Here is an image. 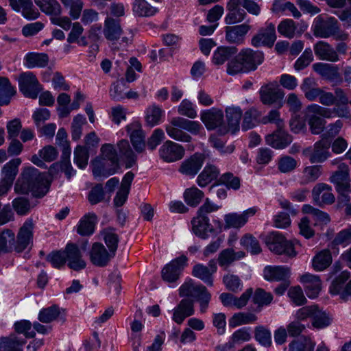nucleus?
<instances>
[{
    "label": "nucleus",
    "mask_w": 351,
    "mask_h": 351,
    "mask_svg": "<svg viewBox=\"0 0 351 351\" xmlns=\"http://www.w3.org/2000/svg\"><path fill=\"white\" fill-rule=\"evenodd\" d=\"M259 95L261 102L265 105L278 104L279 107L282 106L285 93L276 81L262 86L259 90Z\"/></svg>",
    "instance_id": "10"
},
{
    "label": "nucleus",
    "mask_w": 351,
    "mask_h": 351,
    "mask_svg": "<svg viewBox=\"0 0 351 351\" xmlns=\"http://www.w3.org/2000/svg\"><path fill=\"white\" fill-rule=\"evenodd\" d=\"M21 160L20 158H15L6 163L2 169L3 174V180L13 184V182L18 173V167Z\"/></svg>",
    "instance_id": "49"
},
{
    "label": "nucleus",
    "mask_w": 351,
    "mask_h": 351,
    "mask_svg": "<svg viewBox=\"0 0 351 351\" xmlns=\"http://www.w3.org/2000/svg\"><path fill=\"white\" fill-rule=\"evenodd\" d=\"M49 61V56L45 53L30 52L24 57V64L29 69L44 68L47 66Z\"/></svg>",
    "instance_id": "36"
},
{
    "label": "nucleus",
    "mask_w": 351,
    "mask_h": 351,
    "mask_svg": "<svg viewBox=\"0 0 351 351\" xmlns=\"http://www.w3.org/2000/svg\"><path fill=\"white\" fill-rule=\"evenodd\" d=\"M226 117L228 125V131L234 134L239 129V123L243 114L241 109L238 106H228L226 110Z\"/></svg>",
    "instance_id": "33"
},
{
    "label": "nucleus",
    "mask_w": 351,
    "mask_h": 351,
    "mask_svg": "<svg viewBox=\"0 0 351 351\" xmlns=\"http://www.w3.org/2000/svg\"><path fill=\"white\" fill-rule=\"evenodd\" d=\"M223 112L218 108H212L202 112L200 118L208 130L219 128L220 134L224 135L228 132V128L223 123Z\"/></svg>",
    "instance_id": "8"
},
{
    "label": "nucleus",
    "mask_w": 351,
    "mask_h": 351,
    "mask_svg": "<svg viewBox=\"0 0 351 351\" xmlns=\"http://www.w3.org/2000/svg\"><path fill=\"white\" fill-rule=\"evenodd\" d=\"M329 180L335 184L337 191L348 202L349 196L346 194L350 189L348 166L346 163H341L338 166V170L332 173Z\"/></svg>",
    "instance_id": "9"
},
{
    "label": "nucleus",
    "mask_w": 351,
    "mask_h": 351,
    "mask_svg": "<svg viewBox=\"0 0 351 351\" xmlns=\"http://www.w3.org/2000/svg\"><path fill=\"white\" fill-rule=\"evenodd\" d=\"M263 276L268 281H282L287 280L290 275V270L283 266H267L263 271Z\"/></svg>",
    "instance_id": "31"
},
{
    "label": "nucleus",
    "mask_w": 351,
    "mask_h": 351,
    "mask_svg": "<svg viewBox=\"0 0 351 351\" xmlns=\"http://www.w3.org/2000/svg\"><path fill=\"white\" fill-rule=\"evenodd\" d=\"M300 282L303 284L306 295L309 298H315L322 289V282L319 276L304 274L300 276Z\"/></svg>",
    "instance_id": "27"
},
{
    "label": "nucleus",
    "mask_w": 351,
    "mask_h": 351,
    "mask_svg": "<svg viewBox=\"0 0 351 351\" xmlns=\"http://www.w3.org/2000/svg\"><path fill=\"white\" fill-rule=\"evenodd\" d=\"M184 155V147L171 141H167L159 149L160 158L167 162L179 160L183 158Z\"/></svg>",
    "instance_id": "16"
},
{
    "label": "nucleus",
    "mask_w": 351,
    "mask_h": 351,
    "mask_svg": "<svg viewBox=\"0 0 351 351\" xmlns=\"http://www.w3.org/2000/svg\"><path fill=\"white\" fill-rule=\"evenodd\" d=\"M272 300V294L261 288L256 289L252 296L253 303L257 305L256 308L257 312L261 311L263 306L269 305Z\"/></svg>",
    "instance_id": "41"
},
{
    "label": "nucleus",
    "mask_w": 351,
    "mask_h": 351,
    "mask_svg": "<svg viewBox=\"0 0 351 351\" xmlns=\"http://www.w3.org/2000/svg\"><path fill=\"white\" fill-rule=\"evenodd\" d=\"M216 261L213 259L208 262V266L203 264H196L193 266L192 275L200 279L208 286H213V274L217 271Z\"/></svg>",
    "instance_id": "19"
},
{
    "label": "nucleus",
    "mask_w": 351,
    "mask_h": 351,
    "mask_svg": "<svg viewBox=\"0 0 351 351\" xmlns=\"http://www.w3.org/2000/svg\"><path fill=\"white\" fill-rule=\"evenodd\" d=\"M34 223L32 219H27L19 229L14 240L13 250L21 252L32 245Z\"/></svg>",
    "instance_id": "12"
},
{
    "label": "nucleus",
    "mask_w": 351,
    "mask_h": 351,
    "mask_svg": "<svg viewBox=\"0 0 351 351\" xmlns=\"http://www.w3.org/2000/svg\"><path fill=\"white\" fill-rule=\"evenodd\" d=\"M34 2L47 14L59 16L61 14V6L56 0H34Z\"/></svg>",
    "instance_id": "43"
},
{
    "label": "nucleus",
    "mask_w": 351,
    "mask_h": 351,
    "mask_svg": "<svg viewBox=\"0 0 351 351\" xmlns=\"http://www.w3.org/2000/svg\"><path fill=\"white\" fill-rule=\"evenodd\" d=\"M103 34L104 37L110 41H115L120 38L123 34L120 19L107 16L104 23Z\"/></svg>",
    "instance_id": "30"
},
{
    "label": "nucleus",
    "mask_w": 351,
    "mask_h": 351,
    "mask_svg": "<svg viewBox=\"0 0 351 351\" xmlns=\"http://www.w3.org/2000/svg\"><path fill=\"white\" fill-rule=\"evenodd\" d=\"M192 230L193 233L203 239L208 238V233L216 234L215 230L209 222V218L207 216L197 215L192 221Z\"/></svg>",
    "instance_id": "26"
},
{
    "label": "nucleus",
    "mask_w": 351,
    "mask_h": 351,
    "mask_svg": "<svg viewBox=\"0 0 351 351\" xmlns=\"http://www.w3.org/2000/svg\"><path fill=\"white\" fill-rule=\"evenodd\" d=\"M182 130L192 134H197L203 130V127L198 121L180 117L173 118L166 126V132L170 138L178 141L191 142L192 137Z\"/></svg>",
    "instance_id": "3"
},
{
    "label": "nucleus",
    "mask_w": 351,
    "mask_h": 351,
    "mask_svg": "<svg viewBox=\"0 0 351 351\" xmlns=\"http://www.w3.org/2000/svg\"><path fill=\"white\" fill-rule=\"evenodd\" d=\"M264 60V54L260 51L246 48L232 58L227 64V73L235 75L255 71Z\"/></svg>",
    "instance_id": "2"
},
{
    "label": "nucleus",
    "mask_w": 351,
    "mask_h": 351,
    "mask_svg": "<svg viewBox=\"0 0 351 351\" xmlns=\"http://www.w3.org/2000/svg\"><path fill=\"white\" fill-rule=\"evenodd\" d=\"M204 160V154L196 153L182 162L179 171L186 176H194L202 167Z\"/></svg>",
    "instance_id": "25"
},
{
    "label": "nucleus",
    "mask_w": 351,
    "mask_h": 351,
    "mask_svg": "<svg viewBox=\"0 0 351 351\" xmlns=\"http://www.w3.org/2000/svg\"><path fill=\"white\" fill-rule=\"evenodd\" d=\"M60 308L57 305L43 308L38 314V319L43 323H50L55 320L60 315Z\"/></svg>",
    "instance_id": "58"
},
{
    "label": "nucleus",
    "mask_w": 351,
    "mask_h": 351,
    "mask_svg": "<svg viewBox=\"0 0 351 351\" xmlns=\"http://www.w3.org/2000/svg\"><path fill=\"white\" fill-rule=\"evenodd\" d=\"M97 221V215L93 213L86 214L80 221L77 232L82 236H89L93 234L95 226Z\"/></svg>",
    "instance_id": "35"
},
{
    "label": "nucleus",
    "mask_w": 351,
    "mask_h": 351,
    "mask_svg": "<svg viewBox=\"0 0 351 351\" xmlns=\"http://www.w3.org/2000/svg\"><path fill=\"white\" fill-rule=\"evenodd\" d=\"M179 295L195 298L199 303L201 313H206L211 300V294L207 288L202 284H195L192 279H189L181 285L179 289Z\"/></svg>",
    "instance_id": "6"
},
{
    "label": "nucleus",
    "mask_w": 351,
    "mask_h": 351,
    "mask_svg": "<svg viewBox=\"0 0 351 351\" xmlns=\"http://www.w3.org/2000/svg\"><path fill=\"white\" fill-rule=\"evenodd\" d=\"M25 343L24 339L12 335L9 337L0 339V350L3 349V351H23L22 346Z\"/></svg>",
    "instance_id": "39"
},
{
    "label": "nucleus",
    "mask_w": 351,
    "mask_h": 351,
    "mask_svg": "<svg viewBox=\"0 0 351 351\" xmlns=\"http://www.w3.org/2000/svg\"><path fill=\"white\" fill-rule=\"evenodd\" d=\"M101 235L109 251L115 256L119 243V236L115 230L108 228L101 231Z\"/></svg>",
    "instance_id": "45"
},
{
    "label": "nucleus",
    "mask_w": 351,
    "mask_h": 351,
    "mask_svg": "<svg viewBox=\"0 0 351 351\" xmlns=\"http://www.w3.org/2000/svg\"><path fill=\"white\" fill-rule=\"evenodd\" d=\"M126 131L135 150L138 153L143 152L145 148V134L141 124L134 121L126 127Z\"/></svg>",
    "instance_id": "20"
},
{
    "label": "nucleus",
    "mask_w": 351,
    "mask_h": 351,
    "mask_svg": "<svg viewBox=\"0 0 351 351\" xmlns=\"http://www.w3.org/2000/svg\"><path fill=\"white\" fill-rule=\"evenodd\" d=\"M240 243L252 254H257L261 252L259 242L251 234L243 236L240 241Z\"/></svg>",
    "instance_id": "61"
},
{
    "label": "nucleus",
    "mask_w": 351,
    "mask_h": 351,
    "mask_svg": "<svg viewBox=\"0 0 351 351\" xmlns=\"http://www.w3.org/2000/svg\"><path fill=\"white\" fill-rule=\"evenodd\" d=\"M312 68L315 73L328 81H333L339 77L338 67L335 65L317 62L313 64Z\"/></svg>",
    "instance_id": "32"
},
{
    "label": "nucleus",
    "mask_w": 351,
    "mask_h": 351,
    "mask_svg": "<svg viewBox=\"0 0 351 351\" xmlns=\"http://www.w3.org/2000/svg\"><path fill=\"white\" fill-rule=\"evenodd\" d=\"M117 146L120 154L125 158L126 168H130L134 165L136 162V156L131 149L128 141L121 140L118 143Z\"/></svg>",
    "instance_id": "44"
},
{
    "label": "nucleus",
    "mask_w": 351,
    "mask_h": 351,
    "mask_svg": "<svg viewBox=\"0 0 351 351\" xmlns=\"http://www.w3.org/2000/svg\"><path fill=\"white\" fill-rule=\"evenodd\" d=\"M63 253L66 261H69L68 266L71 269L75 271H80L86 267V262L82 258L80 250L75 244H67Z\"/></svg>",
    "instance_id": "23"
},
{
    "label": "nucleus",
    "mask_w": 351,
    "mask_h": 351,
    "mask_svg": "<svg viewBox=\"0 0 351 351\" xmlns=\"http://www.w3.org/2000/svg\"><path fill=\"white\" fill-rule=\"evenodd\" d=\"M89 254L90 262L99 267H106L114 256L110 251H107L102 243L98 242L93 244Z\"/></svg>",
    "instance_id": "18"
},
{
    "label": "nucleus",
    "mask_w": 351,
    "mask_h": 351,
    "mask_svg": "<svg viewBox=\"0 0 351 351\" xmlns=\"http://www.w3.org/2000/svg\"><path fill=\"white\" fill-rule=\"evenodd\" d=\"M349 278L350 272L348 271H343L337 276L330 287V293L332 295H339L343 301L351 298V280L344 285Z\"/></svg>",
    "instance_id": "14"
},
{
    "label": "nucleus",
    "mask_w": 351,
    "mask_h": 351,
    "mask_svg": "<svg viewBox=\"0 0 351 351\" xmlns=\"http://www.w3.org/2000/svg\"><path fill=\"white\" fill-rule=\"evenodd\" d=\"M254 338L264 347L268 348L272 344L271 332L263 326H258L254 328Z\"/></svg>",
    "instance_id": "52"
},
{
    "label": "nucleus",
    "mask_w": 351,
    "mask_h": 351,
    "mask_svg": "<svg viewBox=\"0 0 351 351\" xmlns=\"http://www.w3.org/2000/svg\"><path fill=\"white\" fill-rule=\"evenodd\" d=\"M313 49L315 56L322 60L336 62L339 60V56L337 54L335 48L328 43L323 40L317 42Z\"/></svg>",
    "instance_id": "28"
},
{
    "label": "nucleus",
    "mask_w": 351,
    "mask_h": 351,
    "mask_svg": "<svg viewBox=\"0 0 351 351\" xmlns=\"http://www.w3.org/2000/svg\"><path fill=\"white\" fill-rule=\"evenodd\" d=\"M187 261V257L182 255L166 265L161 271L162 280L168 282H174L178 280L186 265Z\"/></svg>",
    "instance_id": "13"
},
{
    "label": "nucleus",
    "mask_w": 351,
    "mask_h": 351,
    "mask_svg": "<svg viewBox=\"0 0 351 351\" xmlns=\"http://www.w3.org/2000/svg\"><path fill=\"white\" fill-rule=\"evenodd\" d=\"M332 258L329 250H323L313 258V267L316 271H323L332 263Z\"/></svg>",
    "instance_id": "38"
},
{
    "label": "nucleus",
    "mask_w": 351,
    "mask_h": 351,
    "mask_svg": "<svg viewBox=\"0 0 351 351\" xmlns=\"http://www.w3.org/2000/svg\"><path fill=\"white\" fill-rule=\"evenodd\" d=\"M15 93L16 90L9 80L5 77H0V106L8 104L11 97Z\"/></svg>",
    "instance_id": "42"
},
{
    "label": "nucleus",
    "mask_w": 351,
    "mask_h": 351,
    "mask_svg": "<svg viewBox=\"0 0 351 351\" xmlns=\"http://www.w3.org/2000/svg\"><path fill=\"white\" fill-rule=\"evenodd\" d=\"M276 40V27L273 23H269L265 27L260 28L253 36L251 44L254 47H271Z\"/></svg>",
    "instance_id": "15"
},
{
    "label": "nucleus",
    "mask_w": 351,
    "mask_h": 351,
    "mask_svg": "<svg viewBox=\"0 0 351 351\" xmlns=\"http://www.w3.org/2000/svg\"><path fill=\"white\" fill-rule=\"evenodd\" d=\"M219 170L213 165H207L197 178V182L201 187H204L213 180L217 179Z\"/></svg>",
    "instance_id": "37"
},
{
    "label": "nucleus",
    "mask_w": 351,
    "mask_h": 351,
    "mask_svg": "<svg viewBox=\"0 0 351 351\" xmlns=\"http://www.w3.org/2000/svg\"><path fill=\"white\" fill-rule=\"evenodd\" d=\"M265 241L269 249L276 254H285L292 257L296 255L293 244L277 232H271L266 236Z\"/></svg>",
    "instance_id": "7"
},
{
    "label": "nucleus",
    "mask_w": 351,
    "mask_h": 351,
    "mask_svg": "<svg viewBox=\"0 0 351 351\" xmlns=\"http://www.w3.org/2000/svg\"><path fill=\"white\" fill-rule=\"evenodd\" d=\"M322 174V166L313 165L306 167L302 171V175L300 178V184L306 185L309 183L315 182Z\"/></svg>",
    "instance_id": "40"
},
{
    "label": "nucleus",
    "mask_w": 351,
    "mask_h": 351,
    "mask_svg": "<svg viewBox=\"0 0 351 351\" xmlns=\"http://www.w3.org/2000/svg\"><path fill=\"white\" fill-rule=\"evenodd\" d=\"M12 206L16 213L20 216L27 215L34 206L28 198L23 196L14 198L12 202Z\"/></svg>",
    "instance_id": "47"
},
{
    "label": "nucleus",
    "mask_w": 351,
    "mask_h": 351,
    "mask_svg": "<svg viewBox=\"0 0 351 351\" xmlns=\"http://www.w3.org/2000/svg\"><path fill=\"white\" fill-rule=\"evenodd\" d=\"M133 11L140 16H150L156 13L157 9L151 6L145 0H135Z\"/></svg>",
    "instance_id": "51"
},
{
    "label": "nucleus",
    "mask_w": 351,
    "mask_h": 351,
    "mask_svg": "<svg viewBox=\"0 0 351 351\" xmlns=\"http://www.w3.org/2000/svg\"><path fill=\"white\" fill-rule=\"evenodd\" d=\"M18 80L19 90L26 97L37 98L42 88L38 79L32 72L27 71L21 73Z\"/></svg>",
    "instance_id": "11"
},
{
    "label": "nucleus",
    "mask_w": 351,
    "mask_h": 351,
    "mask_svg": "<svg viewBox=\"0 0 351 351\" xmlns=\"http://www.w3.org/2000/svg\"><path fill=\"white\" fill-rule=\"evenodd\" d=\"M194 313V301L190 298H184L173 309L172 319L176 324H181L186 317Z\"/></svg>",
    "instance_id": "22"
},
{
    "label": "nucleus",
    "mask_w": 351,
    "mask_h": 351,
    "mask_svg": "<svg viewBox=\"0 0 351 351\" xmlns=\"http://www.w3.org/2000/svg\"><path fill=\"white\" fill-rule=\"evenodd\" d=\"M256 319L257 317L252 313H237L229 319V326L234 328L240 325L252 324Z\"/></svg>",
    "instance_id": "50"
},
{
    "label": "nucleus",
    "mask_w": 351,
    "mask_h": 351,
    "mask_svg": "<svg viewBox=\"0 0 351 351\" xmlns=\"http://www.w3.org/2000/svg\"><path fill=\"white\" fill-rule=\"evenodd\" d=\"M261 116V113L254 108H251L247 110L243 117L242 128L247 130L254 128L258 123V119Z\"/></svg>",
    "instance_id": "56"
},
{
    "label": "nucleus",
    "mask_w": 351,
    "mask_h": 351,
    "mask_svg": "<svg viewBox=\"0 0 351 351\" xmlns=\"http://www.w3.org/2000/svg\"><path fill=\"white\" fill-rule=\"evenodd\" d=\"M302 211L304 213L312 215L317 222L326 224L330 221V217L326 213L315 208L309 204L303 205Z\"/></svg>",
    "instance_id": "60"
},
{
    "label": "nucleus",
    "mask_w": 351,
    "mask_h": 351,
    "mask_svg": "<svg viewBox=\"0 0 351 351\" xmlns=\"http://www.w3.org/2000/svg\"><path fill=\"white\" fill-rule=\"evenodd\" d=\"M330 324L331 318L325 311L318 307L312 320L313 326L317 329H322L328 326Z\"/></svg>",
    "instance_id": "59"
},
{
    "label": "nucleus",
    "mask_w": 351,
    "mask_h": 351,
    "mask_svg": "<svg viewBox=\"0 0 351 351\" xmlns=\"http://www.w3.org/2000/svg\"><path fill=\"white\" fill-rule=\"evenodd\" d=\"M45 176L34 167L24 168L17 179L14 191L16 194L42 197L47 192Z\"/></svg>",
    "instance_id": "1"
},
{
    "label": "nucleus",
    "mask_w": 351,
    "mask_h": 351,
    "mask_svg": "<svg viewBox=\"0 0 351 351\" xmlns=\"http://www.w3.org/2000/svg\"><path fill=\"white\" fill-rule=\"evenodd\" d=\"M218 183L225 185L228 189L233 190H238L241 186L239 178L234 176L230 172H227L221 175L218 180Z\"/></svg>",
    "instance_id": "64"
},
{
    "label": "nucleus",
    "mask_w": 351,
    "mask_h": 351,
    "mask_svg": "<svg viewBox=\"0 0 351 351\" xmlns=\"http://www.w3.org/2000/svg\"><path fill=\"white\" fill-rule=\"evenodd\" d=\"M20 10L22 9L23 16L29 20L37 19L40 13L34 6L32 0H19Z\"/></svg>",
    "instance_id": "57"
},
{
    "label": "nucleus",
    "mask_w": 351,
    "mask_h": 351,
    "mask_svg": "<svg viewBox=\"0 0 351 351\" xmlns=\"http://www.w3.org/2000/svg\"><path fill=\"white\" fill-rule=\"evenodd\" d=\"M89 158L88 149L83 146L77 145L74 151V162L80 169H84Z\"/></svg>",
    "instance_id": "62"
},
{
    "label": "nucleus",
    "mask_w": 351,
    "mask_h": 351,
    "mask_svg": "<svg viewBox=\"0 0 351 351\" xmlns=\"http://www.w3.org/2000/svg\"><path fill=\"white\" fill-rule=\"evenodd\" d=\"M306 119L310 127V130L313 134L322 133L326 125V121L316 114L309 113L306 114Z\"/></svg>",
    "instance_id": "53"
},
{
    "label": "nucleus",
    "mask_w": 351,
    "mask_h": 351,
    "mask_svg": "<svg viewBox=\"0 0 351 351\" xmlns=\"http://www.w3.org/2000/svg\"><path fill=\"white\" fill-rule=\"evenodd\" d=\"M315 343L311 338L301 337L289 344V351H314Z\"/></svg>",
    "instance_id": "48"
},
{
    "label": "nucleus",
    "mask_w": 351,
    "mask_h": 351,
    "mask_svg": "<svg viewBox=\"0 0 351 351\" xmlns=\"http://www.w3.org/2000/svg\"><path fill=\"white\" fill-rule=\"evenodd\" d=\"M204 195V193L197 187L186 189L184 194L185 202L191 206H196L199 204Z\"/></svg>",
    "instance_id": "55"
},
{
    "label": "nucleus",
    "mask_w": 351,
    "mask_h": 351,
    "mask_svg": "<svg viewBox=\"0 0 351 351\" xmlns=\"http://www.w3.org/2000/svg\"><path fill=\"white\" fill-rule=\"evenodd\" d=\"M225 228H239L246 223L245 218L242 215L230 213L224 216Z\"/></svg>",
    "instance_id": "63"
},
{
    "label": "nucleus",
    "mask_w": 351,
    "mask_h": 351,
    "mask_svg": "<svg viewBox=\"0 0 351 351\" xmlns=\"http://www.w3.org/2000/svg\"><path fill=\"white\" fill-rule=\"evenodd\" d=\"M292 136L286 132L283 128H277L272 134L265 137L267 145L275 149H283L292 142Z\"/></svg>",
    "instance_id": "29"
},
{
    "label": "nucleus",
    "mask_w": 351,
    "mask_h": 351,
    "mask_svg": "<svg viewBox=\"0 0 351 351\" xmlns=\"http://www.w3.org/2000/svg\"><path fill=\"white\" fill-rule=\"evenodd\" d=\"M331 191V186L327 184H317L312 190V196L314 203L320 207L333 204L335 197Z\"/></svg>",
    "instance_id": "17"
},
{
    "label": "nucleus",
    "mask_w": 351,
    "mask_h": 351,
    "mask_svg": "<svg viewBox=\"0 0 351 351\" xmlns=\"http://www.w3.org/2000/svg\"><path fill=\"white\" fill-rule=\"evenodd\" d=\"M251 26L246 23L234 26H227L225 28L226 39L229 43L241 45L244 43Z\"/></svg>",
    "instance_id": "24"
},
{
    "label": "nucleus",
    "mask_w": 351,
    "mask_h": 351,
    "mask_svg": "<svg viewBox=\"0 0 351 351\" xmlns=\"http://www.w3.org/2000/svg\"><path fill=\"white\" fill-rule=\"evenodd\" d=\"M314 35L319 38L333 37L336 40L344 41L348 38V34L342 31L338 21L334 17L326 19L319 16L314 25Z\"/></svg>",
    "instance_id": "5"
},
{
    "label": "nucleus",
    "mask_w": 351,
    "mask_h": 351,
    "mask_svg": "<svg viewBox=\"0 0 351 351\" xmlns=\"http://www.w3.org/2000/svg\"><path fill=\"white\" fill-rule=\"evenodd\" d=\"M278 31L285 37L293 38L296 34L297 26L293 20L285 19L279 23Z\"/></svg>",
    "instance_id": "54"
},
{
    "label": "nucleus",
    "mask_w": 351,
    "mask_h": 351,
    "mask_svg": "<svg viewBox=\"0 0 351 351\" xmlns=\"http://www.w3.org/2000/svg\"><path fill=\"white\" fill-rule=\"evenodd\" d=\"M330 142L324 137L314 144L313 149L308 154V159L311 163H322L326 160L330 156L329 148Z\"/></svg>",
    "instance_id": "21"
},
{
    "label": "nucleus",
    "mask_w": 351,
    "mask_h": 351,
    "mask_svg": "<svg viewBox=\"0 0 351 351\" xmlns=\"http://www.w3.org/2000/svg\"><path fill=\"white\" fill-rule=\"evenodd\" d=\"M15 234L12 230L5 229L0 233V254L13 250Z\"/></svg>",
    "instance_id": "46"
},
{
    "label": "nucleus",
    "mask_w": 351,
    "mask_h": 351,
    "mask_svg": "<svg viewBox=\"0 0 351 351\" xmlns=\"http://www.w3.org/2000/svg\"><path fill=\"white\" fill-rule=\"evenodd\" d=\"M237 52L236 47H219L213 53V62L216 65H221L234 58Z\"/></svg>",
    "instance_id": "34"
},
{
    "label": "nucleus",
    "mask_w": 351,
    "mask_h": 351,
    "mask_svg": "<svg viewBox=\"0 0 351 351\" xmlns=\"http://www.w3.org/2000/svg\"><path fill=\"white\" fill-rule=\"evenodd\" d=\"M101 160L94 164L93 173L95 177L107 178L114 174L119 168L117 151L112 144H104L101 147Z\"/></svg>",
    "instance_id": "4"
}]
</instances>
